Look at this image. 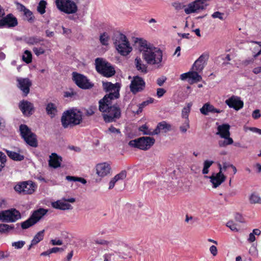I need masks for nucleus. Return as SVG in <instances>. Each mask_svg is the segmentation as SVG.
Here are the masks:
<instances>
[{
  "instance_id": "f257e3e1",
  "label": "nucleus",
  "mask_w": 261,
  "mask_h": 261,
  "mask_svg": "<svg viewBox=\"0 0 261 261\" xmlns=\"http://www.w3.org/2000/svg\"><path fill=\"white\" fill-rule=\"evenodd\" d=\"M82 120V112L76 109L66 111L63 113L61 119L62 125L64 128L79 125Z\"/></svg>"
},
{
  "instance_id": "f03ea898",
  "label": "nucleus",
  "mask_w": 261,
  "mask_h": 261,
  "mask_svg": "<svg viewBox=\"0 0 261 261\" xmlns=\"http://www.w3.org/2000/svg\"><path fill=\"white\" fill-rule=\"evenodd\" d=\"M99 110L103 113L102 117L106 123L115 122L121 116V109L117 104L112 106V103H109L99 106Z\"/></svg>"
},
{
  "instance_id": "7ed1b4c3",
  "label": "nucleus",
  "mask_w": 261,
  "mask_h": 261,
  "mask_svg": "<svg viewBox=\"0 0 261 261\" xmlns=\"http://www.w3.org/2000/svg\"><path fill=\"white\" fill-rule=\"evenodd\" d=\"M142 56L148 64L156 65L158 68L163 66V52L160 48L153 46L151 48H149L148 50L144 53Z\"/></svg>"
},
{
  "instance_id": "20e7f679",
  "label": "nucleus",
  "mask_w": 261,
  "mask_h": 261,
  "mask_svg": "<svg viewBox=\"0 0 261 261\" xmlns=\"http://www.w3.org/2000/svg\"><path fill=\"white\" fill-rule=\"evenodd\" d=\"M114 44L119 53L121 55L126 56L132 50L126 37L121 33H117L113 38Z\"/></svg>"
},
{
  "instance_id": "39448f33",
  "label": "nucleus",
  "mask_w": 261,
  "mask_h": 261,
  "mask_svg": "<svg viewBox=\"0 0 261 261\" xmlns=\"http://www.w3.org/2000/svg\"><path fill=\"white\" fill-rule=\"evenodd\" d=\"M95 65L96 71L103 76L112 77L116 73L114 67L110 63L102 58H96L95 61Z\"/></svg>"
},
{
  "instance_id": "423d86ee",
  "label": "nucleus",
  "mask_w": 261,
  "mask_h": 261,
  "mask_svg": "<svg viewBox=\"0 0 261 261\" xmlns=\"http://www.w3.org/2000/svg\"><path fill=\"white\" fill-rule=\"evenodd\" d=\"M155 142V139L150 137H142L130 140L128 145L132 147L137 148L143 150L149 149Z\"/></svg>"
},
{
  "instance_id": "0eeeda50",
  "label": "nucleus",
  "mask_w": 261,
  "mask_h": 261,
  "mask_svg": "<svg viewBox=\"0 0 261 261\" xmlns=\"http://www.w3.org/2000/svg\"><path fill=\"white\" fill-rule=\"evenodd\" d=\"M19 130L21 137L27 144L33 147L38 146L36 135L31 130L27 125L21 124L19 126Z\"/></svg>"
},
{
  "instance_id": "6e6552de",
  "label": "nucleus",
  "mask_w": 261,
  "mask_h": 261,
  "mask_svg": "<svg viewBox=\"0 0 261 261\" xmlns=\"http://www.w3.org/2000/svg\"><path fill=\"white\" fill-rule=\"evenodd\" d=\"M57 8L61 12L66 14H73L77 12V7L71 0H56Z\"/></svg>"
},
{
  "instance_id": "1a4fd4ad",
  "label": "nucleus",
  "mask_w": 261,
  "mask_h": 261,
  "mask_svg": "<svg viewBox=\"0 0 261 261\" xmlns=\"http://www.w3.org/2000/svg\"><path fill=\"white\" fill-rule=\"evenodd\" d=\"M36 185L31 180L19 182L14 187L15 190L18 193L23 194H32L36 190Z\"/></svg>"
},
{
  "instance_id": "9d476101",
  "label": "nucleus",
  "mask_w": 261,
  "mask_h": 261,
  "mask_svg": "<svg viewBox=\"0 0 261 261\" xmlns=\"http://www.w3.org/2000/svg\"><path fill=\"white\" fill-rule=\"evenodd\" d=\"M20 218V212L15 208L0 212V220L3 222H14Z\"/></svg>"
},
{
  "instance_id": "9b49d317",
  "label": "nucleus",
  "mask_w": 261,
  "mask_h": 261,
  "mask_svg": "<svg viewBox=\"0 0 261 261\" xmlns=\"http://www.w3.org/2000/svg\"><path fill=\"white\" fill-rule=\"evenodd\" d=\"M73 80L76 85L83 89H89L92 88L93 84L83 74L73 72Z\"/></svg>"
},
{
  "instance_id": "f8f14e48",
  "label": "nucleus",
  "mask_w": 261,
  "mask_h": 261,
  "mask_svg": "<svg viewBox=\"0 0 261 261\" xmlns=\"http://www.w3.org/2000/svg\"><path fill=\"white\" fill-rule=\"evenodd\" d=\"M207 0H196L194 2L189 4L187 8L185 9L186 14H189L195 13L199 10L204 9L207 6L206 1Z\"/></svg>"
},
{
  "instance_id": "ddd939ff",
  "label": "nucleus",
  "mask_w": 261,
  "mask_h": 261,
  "mask_svg": "<svg viewBox=\"0 0 261 261\" xmlns=\"http://www.w3.org/2000/svg\"><path fill=\"white\" fill-rule=\"evenodd\" d=\"M145 87V83L143 79L139 76H136L133 77L130 85V90L134 94L142 91Z\"/></svg>"
},
{
  "instance_id": "4468645a",
  "label": "nucleus",
  "mask_w": 261,
  "mask_h": 261,
  "mask_svg": "<svg viewBox=\"0 0 261 261\" xmlns=\"http://www.w3.org/2000/svg\"><path fill=\"white\" fill-rule=\"evenodd\" d=\"M75 201L74 198H70L68 199L63 198L62 200H57L56 201L51 203V205L52 207L56 209H59L61 210H70L73 208V207L71 204L68 203H74Z\"/></svg>"
},
{
  "instance_id": "2eb2a0df",
  "label": "nucleus",
  "mask_w": 261,
  "mask_h": 261,
  "mask_svg": "<svg viewBox=\"0 0 261 261\" xmlns=\"http://www.w3.org/2000/svg\"><path fill=\"white\" fill-rule=\"evenodd\" d=\"M199 72L198 71L193 70L192 71L181 74L180 78L181 80H186L188 79L189 83L192 84L202 80L201 76L198 74Z\"/></svg>"
},
{
  "instance_id": "dca6fc26",
  "label": "nucleus",
  "mask_w": 261,
  "mask_h": 261,
  "mask_svg": "<svg viewBox=\"0 0 261 261\" xmlns=\"http://www.w3.org/2000/svg\"><path fill=\"white\" fill-rule=\"evenodd\" d=\"M19 108L23 114L27 116L32 115L35 111L33 104L27 100L21 101L19 103Z\"/></svg>"
},
{
  "instance_id": "f3484780",
  "label": "nucleus",
  "mask_w": 261,
  "mask_h": 261,
  "mask_svg": "<svg viewBox=\"0 0 261 261\" xmlns=\"http://www.w3.org/2000/svg\"><path fill=\"white\" fill-rule=\"evenodd\" d=\"M226 104L230 108L239 110L243 107V102L237 96H232L225 100Z\"/></svg>"
},
{
  "instance_id": "a211bd4d",
  "label": "nucleus",
  "mask_w": 261,
  "mask_h": 261,
  "mask_svg": "<svg viewBox=\"0 0 261 261\" xmlns=\"http://www.w3.org/2000/svg\"><path fill=\"white\" fill-rule=\"evenodd\" d=\"M18 87L22 91L23 95L27 96L30 92V88L32 86V82L28 78H19L17 79Z\"/></svg>"
},
{
  "instance_id": "6ab92c4d",
  "label": "nucleus",
  "mask_w": 261,
  "mask_h": 261,
  "mask_svg": "<svg viewBox=\"0 0 261 261\" xmlns=\"http://www.w3.org/2000/svg\"><path fill=\"white\" fill-rule=\"evenodd\" d=\"M18 24L17 20L12 14H9L0 20V27H14Z\"/></svg>"
},
{
  "instance_id": "aec40b11",
  "label": "nucleus",
  "mask_w": 261,
  "mask_h": 261,
  "mask_svg": "<svg viewBox=\"0 0 261 261\" xmlns=\"http://www.w3.org/2000/svg\"><path fill=\"white\" fill-rule=\"evenodd\" d=\"M208 54H202L194 63L192 66V69L199 72H201L204 67L205 64L208 60Z\"/></svg>"
},
{
  "instance_id": "412c9836",
  "label": "nucleus",
  "mask_w": 261,
  "mask_h": 261,
  "mask_svg": "<svg viewBox=\"0 0 261 261\" xmlns=\"http://www.w3.org/2000/svg\"><path fill=\"white\" fill-rule=\"evenodd\" d=\"M205 177L209 178L211 179L213 187L214 188L219 186L226 179V176L223 173H213L211 176H205Z\"/></svg>"
},
{
  "instance_id": "4be33fe9",
  "label": "nucleus",
  "mask_w": 261,
  "mask_h": 261,
  "mask_svg": "<svg viewBox=\"0 0 261 261\" xmlns=\"http://www.w3.org/2000/svg\"><path fill=\"white\" fill-rule=\"evenodd\" d=\"M135 43L137 45L140 51L142 52V55L146 50H148L149 48H151L153 45L148 43L146 40L143 38H136L135 39Z\"/></svg>"
},
{
  "instance_id": "5701e85b",
  "label": "nucleus",
  "mask_w": 261,
  "mask_h": 261,
  "mask_svg": "<svg viewBox=\"0 0 261 261\" xmlns=\"http://www.w3.org/2000/svg\"><path fill=\"white\" fill-rule=\"evenodd\" d=\"M96 173L100 177H104L110 173V165L107 163L98 164L96 166Z\"/></svg>"
},
{
  "instance_id": "b1692460",
  "label": "nucleus",
  "mask_w": 261,
  "mask_h": 261,
  "mask_svg": "<svg viewBox=\"0 0 261 261\" xmlns=\"http://www.w3.org/2000/svg\"><path fill=\"white\" fill-rule=\"evenodd\" d=\"M119 91L109 92L108 94L106 95L104 97L99 101V106L104 105L106 103H112L111 100L115 98H118L119 96Z\"/></svg>"
},
{
  "instance_id": "393cba45",
  "label": "nucleus",
  "mask_w": 261,
  "mask_h": 261,
  "mask_svg": "<svg viewBox=\"0 0 261 261\" xmlns=\"http://www.w3.org/2000/svg\"><path fill=\"white\" fill-rule=\"evenodd\" d=\"M119 91L109 92L108 94L106 95L104 97L99 101V106L104 105L106 103H112L111 100L115 98H118L119 96Z\"/></svg>"
},
{
  "instance_id": "a878e982",
  "label": "nucleus",
  "mask_w": 261,
  "mask_h": 261,
  "mask_svg": "<svg viewBox=\"0 0 261 261\" xmlns=\"http://www.w3.org/2000/svg\"><path fill=\"white\" fill-rule=\"evenodd\" d=\"M200 112L204 115H207L209 113H220L222 110L216 109L213 105L209 102H207L203 105L202 107L200 109Z\"/></svg>"
},
{
  "instance_id": "bb28decb",
  "label": "nucleus",
  "mask_w": 261,
  "mask_h": 261,
  "mask_svg": "<svg viewBox=\"0 0 261 261\" xmlns=\"http://www.w3.org/2000/svg\"><path fill=\"white\" fill-rule=\"evenodd\" d=\"M48 212V210L43 208H39V209L34 211L31 216V218L33 220L34 223H37L46 213Z\"/></svg>"
},
{
  "instance_id": "cd10ccee",
  "label": "nucleus",
  "mask_w": 261,
  "mask_h": 261,
  "mask_svg": "<svg viewBox=\"0 0 261 261\" xmlns=\"http://www.w3.org/2000/svg\"><path fill=\"white\" fill-rule=\"evenodd\" d=\"M230 125L228 124H223L217 127L218 132L216 135H219L221 138L230 137Z\"/></svg>"
},
{
  "instance_id": "c85d7f7f",
  "label": "nucleus",
  "mask_w": 261,
  "mask_h": 261,
  "mask_svg": "<svg viewBox=\"0 0 261 261\" xmlns=\"http://www.w3.org/2000/svg\"><path fill=\"white\" fill-rule=\"evenodd\" d=\"M61 162V157L58 156L55 153H51L49 156V160L48 161L49 165L54 168H57L60 167Z\"/></svg>"
},
{
  "instance_id": "c756f323",
  "label": "nucleus",
  "mask_w": 261,
  "mask_h": 261,
  "mask_svg": "<svg viewBox=\"0 0 261 261\" xmlns=\"http://www.w3.org/2000/svg\"><path fill=\"white\" fill-rule=\"evenodd\" d=\"M126 177V172L125 170H123L121 171L119 173L116 175L114 177H113L109 182V189L110 190L112 189L114 186L115 183L118 181L119 180H122L125 178Z\"/></svg>"
},
{
  "instance_id": "7c9ffc66",
  "label": "nucleus",
  "mask_w": 261,
  "mask_h": 261,
  "mask_svg": "<svg viewBox=\"0 0 261 261\" xmlns=\"http://www.w3.org/2000/svg\"><path fill=\"white\" fill-rule=\"evenodd\" d=\"M103 89L107 92H112L115 91H119L120 84L116 83L113 84L110 82L103 83Z\"/></svg>"
},
{
  "instance_id": "2f4dec72",
  "label": "nucleus",
  "mask_w": 261,
  "mask_h": 261,
  "mask_svg": "<svg viewBox=\"0 0 261 261\" xmlns=\"http://www.w3.org/2000/svg\"><path fill=\"white\" fill-rule=\"evenodd\" d=\"M135 63L137 70L144 73H147V67L143 63L140 58L137 57L135 60Z\"/></svg>"
},
{
  "instance_id": "473e14b6",
  "label": "nucleus",
  "mask_w": 261,
  "mask_h": 261,
  "mask_svg": "<svg viewBox=\"0 0 261 261\" xmlns=\"http://www.w3.org/2000/svg\"><path fill=\"white\" fill-rule=\"evenodd\" d=\"M8 156L12 160L16 161H22L24 156L23 155L19 154V153H17L14 151H10L8 150H5Z\"/></svg>"
},
{
  "instance_id": "72a5a7b5",
  "label": "nucleus",
  "mask_w": 261,
  "mask_h": 261,
  "mask_svg": "<svg viewBox=\"0 0 261 261\" xmlns=\"http://www.w3.org/2000/svg\"><path fill=\"white\" fill-rule=\"evenodd\" d=\"M47 114L51 117H54L57 113V109L56 105L53 103H49L46 107Z\"/></svg>"
},
{
  "instance_id": "f704fd0d",
  "label": "nucleus",
  "mask_w": 261,
  "mask_h": 261,
  "mask_svg": "<svg viewBox=\"0 0 261 261\" xmlns=\"http://www.w3.org/2000/svg\"><path fill=\"white\" fill-rule=\"evenodd\" d=\"M43 39L37 36H32L26 38L24 41L29 45H33L39 44Z\"/></svg>"
},
{
  "instance_id": "c9c22d12",
  "label": "nucleus",
  "mask_w": 261,
  "mask_h": 261,
  "mask_svg": "<svg viewBox=\"0 0 261 261\" xmlns=\"http://www.w3.org/2000/svg\"><path fill=\"white\" fill-rule=\"evenodd\" d=\"M249 202L251 204H261V197L256 193H252L249 196Z\"/></svg>"
},
{
  "instance_id": "e433bc0d",
  "label": "nucleus",
  "mask_w": 261,
  "mask_h": 261,
  "mask_svg": "<svg viewBox=\"0 0 261 261\" xmlns=\"http://www.w3.org/2000/svg\"><path fill=\"white\" fill-rule=\"evenodd\" d=\"M44 230L38 232L32 240V245H36L42 241L44 238Z\"/></svg>"
},
{
  "instance_id": "4c0bfd02",
  "label": "nucleus",
  "mask_w": 261,
  "mask_h": 261,
  "mask_svg": "<svg viewBox=\"0 0 261 261\" xmlns=\"http://www.w3.org/2000/svg\"><path fill=\"white\" fill-rule=\"evenodd\" d=\"M223 138V140H219L218 142V144L220 147H225L233 143V140L230 137H227Z\"/></svg>"
},
{
  "instance_id": "58836bf2",
  "label": "nucleus",
  "mask_w": 261,
  "mask_h": 261,
  "mask_svg": "<svg viewBox=\"0 0 261 261\" xmlns=\"http://www.w3.org/2000/svg\"><path fill=\"white\" fill-rule=\"evenodd\" d=\"M22 60L27 64L30 63L32 61V55L30 51L26 50L22 57Z\"/></svg>"
},
{
  "instance_id": "ea45409f",
  "label": "nucleus",
  "mask_w": 261,
  "mask_h": 261,
  "mask_svg": "<svg viewBox=\"0 0 261 261\" xmlns=\"http://www.w3.org/2000/svg\"><path fill=\"white\" fill-rule=\"evenodd\" d=\"M14 228L13 225H8L6 224H0V232L8 233L10 230Z\"/></svg>"
},
{
  "instance_id": "a19ab883",
  "label": "nucleus",
  "mask_w": 261,
  "mask_h": 261,
  "mask_svg": "<svg viewBox=\"0 0 261 261\" xmlns=\"http://www.w3.org/2000/svg\"><path fill=\"white\" fill-rule=\"evenodd\" d=\"M192 106V103H188L187 104V107L184 108L182 110V114H181L182 117L183 118H185V120L189 119H188L189 114L190 112L191 108Z\"/></svg>"
},
{
  "instance_id": "79ce46f5",
  "label": "nucleus",
  "mask_w": 261,
  "mask_h": 261,
  "mask_svg": "<svg viewBox=\"0 0 261 261\" xmlns=\"http://www.w3.org/2000/svg\"><path fill=\"white\" fill-rule=\"evenodd\" d=\"M34 224H35V223L32 219V218L30 217L28 220L21 223V226L22 229H25L34 225Z\"/></svg>"
},
{
  "instance_id": "37998d69",
  "label": "nucleus",
  "mask_w": 261,
  "mask_h": 261,
  "mask_svg": "<svg viewBox=\"0 0 261 261\" xmlns=\"http://www.w3.org/2000/svg\"><path fill=\"white\" fill-rule=\"evenodd\" d=\"M47 3L44 0L40 1L37 7V11L41 14H43L45 12V8Z\"/></svg>"
},
{
  "instance_id": "c03bdc74",
  "label": "nucleus",
  "mask_w": 261,
  "mask_h": 261,
  "mask_svg": "<svg viewBox=\"0 0 261 261\" xmlns=\"http://www.w3.org/2000/svg\"><path fill=\"white\" fill-rule=\"evenodd\" d=\"M109 36L106 32L102 33L100 36L99 40L100 43L103 45H107L109 40Z\"/></svg>"
},
{
  "instance_id": "a18cd8bd",
  "label": "nucleus",
  "mask_w": 261,
  "mask_h": 261,
  "mask_svg": "<svg viewBox=\"0 0 261 261\" xmlns=\"http://www.w3.org/2000/svg\"><path fill=\"white\" fill-rule=\"evenodd\" d=\"M66 179L68 181H80L83 184H85L87 182V181L86 179H85L83 178H81V177H77L72 176H66Z\"/></svg>"
},
{
  "instance_id": "49530a36",
  "label": "nucleus",
  "mask_w": 261,
  "mask_h": 261,
  "mask_svg": "<svg viewBox=\"0 0 261 261\" xmlns=\"http://www.w3.org/2000/svg\"><path fill=\"white\" fill-rule=\"evenodd\" d=\"M159 127L161 128V130H164L165 132H167L170 130H171V125L167 123L165 121H162L159 123Z\"/></svg>"
},
{
  "instance_id": "de8ad7c7",
  "label": "nucleus",
  "mask_w": 261,
  "mask_h": 261,
  "mask_svg": "<svg viewBox=\"0 0 261 261\" xmlns=\"http://www.w3.org/2000/svg\"><path fill=\"white\" fill-rule=\"evenodd\" d=\"M139 130L142 132L143 135H151V131L149 129L146 124L141 126Z\"/></svg>"
},
{
  "instance_id": "09e8293b",
  "label": "nucleus",
  "mask_w": 261,
  "mask_h": 261,
  "mask_svg": "<svg viewBox=\"0 0 261 261\" xmlns=\"http://www.w3.org/2000/svg\"><path fill=\"white\" fill-rule=\"evenodd\" d=\"M190 124H189V119L185 120L184 123L179 127V129L182 133H186L187 131V129L189 128Z\"/></svg>"
},
{
  "instance_id": "8fccbe9b",
  "label": "nucleus",
  "mask_w": 261,
  "mask_h": 261,
  "mask_svg": "<svg viewBox=\"0 0 261 261\" xmlns=\"http://www.w3.org/2000/svg\"><path fill=\"white\" fill-rule=\"evenodd\" d=\"M23 14L26 17L28 21L32 22L34 21V17L33 15V13L29 9H27L26 11L23 13Z\"/></svg>"
},
{
  "instance_id": "3c124183",
  "label": "nucleus",
  "mask_w": 261,
  "mask_h": 261,
  "mask_svg": "<svg viewBox=\"0 0 261 261\" xmlns=\"http://www.w3.org/2000/svg\"><path fill=\"white\" fill-rule=\"evenodd\" d=\"M6 160V156L5 154L0 152V171L2 170L3 168L5 166Z\"/></svg>"
},
{
  "instance_id": "603ef678",
  "label": "nucleus",
  "mask_w": 261,
  "mask_h": 261,
  "mask_svg": "<svg viewBox=\"0 0 261 261\" xmlns=\"http://www.w3.org/2000/svg\"><path fill=\"white\" fill-rule=\"evenodd\" d=\"M25 242L23 241H19L12 243V246L15 249H19L22 248L25 245Z\"/></svg>"
},
{
  "instance_id": "864d4df0",
  "label": "nucleus",
  "mask_w": 261,
  "mask_h": 261,
  "mask_svg": "<svg viewBox=\"0 0 261 261\" xmlns=\"http://www.w3.org/2000/svg\"><path fill=\"white\" fill-rule=\"evenodd\" d=\"M77 95V93L72 89H70L69 91L64 92V96L65 97H73Z\"/></svg>"
},
{
  "instance_id": "5fc2aeb1",
  "label": "nucleus",
  "mask_w": 261,
  "mask_h": 261,
  "mask_svg": "<svg viewBox=\"0 0 261 261\" xmlns=\"http://www.w3.org/2000/svg\"><path fill=\"white\" fill-rule=\"evenodd\" d=\"M226 226L229 227L232 231H235V232H238L239 229L237 228V225L235 223H233L232 221H229L226 223Z\"/></svg>"
},
{
  "instance_id": "6e6d98bb",
  "label": "nucleus",
  "mask_w": 261,
  "mask_h": 261,
  "mask_svg": "<svg viewBox=\"0 0 261 261\" xmlns=\"http://www.w3.org/2000/svg\"><path fill=\"white\" fill-rule=\"evenodd\" d=\"M33 50L34 52V53L35 54V55L37 56H38L40 55L43 54L45 52L44 50L41 47H39V48L34 47L33 49Z\"/></svg>"
},
{
  "instance_id": "4d7b16f0",
  "label": "nucleus",
  "mask_w": 261,
  "mask_h": 261,
  "mask_svg": "<svg viewBox=\"0 0 261 261\" xmlns=\"http://www.w3.org/2000/svg\"><path fill=\"white\" fill-rule=\"evenodd\" d=\"M224 14L222 13H221L219 11L214 12L212 15V16L214 18H219L220 20H223V16Z\"/></svg>"
},
{
  "instance_id": "13d9d810",
  "label": "nucleus",
  "mask_w": 261,
  "mask_h": 261,
  "mask_svg": "<svg viewBox=\"0 0 261 261\" xmlns=\"http://www.w3.org/2000/svg\"><path fill=\"white\" fill-rule=\"evenodd\" d=\"M166 92V90L164 88H158L156 90V95L159 98L162 97Z\"/></svg>"
},
{
  "instance_id": "bf43d9fd",
  "label": "nucleus",
  "mask_w": 261,
  "mask_h": 261,
  "mask_svg": "<svg viewBox=\"0 0 261 261\" xmlns=\"http://www.w3.org/2000/svg\"><path fill=\"white\" fill-rule=\"evenodd\" d=\"M96 109L95 108L92 107H90L88 109L86 110L85 114L87 116H92L94 114V110Z\"/></svg>"
},
{
  "instance_id": "052dcab7",
  "label": "nucleus",
  "mask_w": 261,
  "mask_h": 261,
  "mask_svg": "<svg viewBox=\"0 0 261 261\" xmlns=\"http://www.w3.org/2000/svg\"><path fill=\"white\" fill-rule=\"evenodd\" d=\"M249 252L251 255L253 256H256L258 253L256 248L254 246L251 247V248L249 249Z\"/></svg>"
},
{
  "instance_id": "680f3d73",
  "label": "nucleus",
  "mask_w": 261,
  "mask_h": 261,
  "mask_svg": "<svg viewBox=\"0 0 261 261\" xmlns=\"http://www.w3.org/2000/svg\"><path fill=\"white\" fill-rule=\"evenodd\" d=\"M108 131L111 133L121 134V132L119 129L116 128L113 125H111L108 129Z\"/></svg>"
},
{
  "instance_id": "e2e57ef3",
  "label": "nucleus",
  "mask_w": 261,
  "mask_h": 261,
  "mask_svg": "<svg viewBox=\"0 0 261 261\" xmlns=\"http://www.w3.org/2000/svg\"><path fill=\"white\" fill-rule=\"evenodd\" d=\"M252 116L255 119L259 118L260 117L259 110L258 109L254 110L252 113Z\"/></svg>"
},
{
  "instance_id": "0e129e2a",
  "label": "nucleus",
  "mask_w": 261,
  "mask_h": 261,
  "mask_svg": "<svg viewBox=\"0 0 261 261\" xmlns=\"http://www.w3.org/2000/svg\"><path fill=\"white\" fill-rule=\"evenodd\" d=\"M95 242L97 244L102 245H108L109 244V242L105 240H95Z\"/></svg>"
},
{
  "instance_id": "69168bd1",
  "label": "nucleus",
  "mask_w": 261,
  "mask_h": 261,
  "mask_svg": "<svg viewBox=\"0 0 261 261\" xmlns=\"http://www.w3.org/2000/svg\"><path fill=\"white\" fill-rule=\"evenodd\" d=\"M213 163V161L205 160L203 163V167L208 169Z\"/></svg>"
},
{
  "instance_id": "338daca9",
  "label": "nucleus",
  "mask_w": 261,
  "mask_h": 261,
  "mask_svg": "<svg viewBox=\"0 0 261 261\" xmlns=\"http://www.w3.org/2000/svg\"><path fill=\"white\" fill-rule=\"evenodd\" d=\"M210 251L213 256H216L217 254L218 250L217 247L214 245L211 246Z\"/></svg>"
},
{
  "instance_id": "774afa93",
  "label": "nucleus",
  "mask_w": 261,
  "mask_h": 261,
  "mask_svg": "<svg viewBox=\"0 0 261 261\" xmlns=\"http://www.w3.org/2000/svg\"><path fill=\"white\" fill-rule=\"evenodd\" d=\"M235 219L237 221H238L241 223H243L244 222V219H243L242 216L239 213H237L236 214Z\"/></svg>"
}]
</instances>
